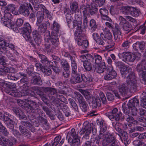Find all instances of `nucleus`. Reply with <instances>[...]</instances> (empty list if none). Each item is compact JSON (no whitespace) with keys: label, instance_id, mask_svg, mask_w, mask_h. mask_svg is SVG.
<instances>
[{"label":"nucleus","instance_id":"obj_1","mask_svg":"<svg viewBox=\"0 0 146 146\" xmlns=\"http://www.w3.org/2000/svg\"><path fill=\"white\" fill-rule=\"evenodd\" d=\"M101 138L102 139V144L103 146H106L108 145L114 139V137L110 133L106 134L100 133L99 135L96 136L95 137L92 138L91 140L95 144L99 146Z\"/></svg>","mask_w":146,"mask_h":146},{"label":"nucleus","instance_id":"obj_2","mask_svg":"<svg viewBox=\"0 0 146 146\" xmlns=\"http://www.w3.org/2000/svg\"><path fill=\"white\" fill-rule=\"evenodd\" d=\"M66 56H68L71 60L72 76H76L74 79V80L71 79L70 80V82L72 84H75L76 83L81 82L83 80L82 78L80 75L77 74V64L75 61V57L67 54Z\"/></svg>","mask_w":146,"mask_h":146},{"label":"nucleus","instance_id":"obj_3","mask_svg":"<svg viewBox=\"0 0 146 146\" xmlns=\"http://www.w3.org/2000/svg\"><path fill=\"white\" fill-rule=\"evenodd\" d=\"M139 104V100L137 98H134L129 101L127 107L125 108L124 106H122L123 110L126 114H128L130 112L131 115H136L137 113V111L136 107L138 106Z\"/></svg>","mask_w":146,"mask_h":146},{"label":"nucleus","instance_id":"obj_4","mask_svg":"<svg viewBox=\"0 0 146 146\" xmlns=\"http://www.w3.org/2000/svg\"><path fill=\"white\" fill-rule=\"evenodd\" d=\"M37 21L36 25L38 27V30L40 32H44L47 29V26L50 25V23L48 21H46L44 23L40 24L44 19V14L42 12L39 11L36 14Z\"/></svg>","mask_w":146,"mask_h":146},{"label":"nucleus","instance_id":"obj_5","mask_svg":"<svg viewBox=\"0 0 146 146\" xmlns=\"http://www.w3.org/2000/svg\"><path fill=\"white\" fill-rule=\"evenodd\" d=\"M136 70L138 72L139 75L141 80L146 83V59L143 60L137 64Z\"/></svg>","mask_w":146,"mask_h":146},{"label":"nucleus","instance_id":"obj_6","mask_svg":"<svg viewBox=\"0 0 146 146\" xmlns=\"http://www.w3.org/2000/svg\"><path fill=\"white\" fill-rule=\"evenodd\" d=\"M113 23L112 20L110 22H106V25L108 28L112 29V31L113 32L114 39L119 41L121 38V30L119 27L118 25L115 24V28H113Z\"/></svg>","mask_w":146,"mask_h":146},{"label":"nucleus","instance_id":"obj_7","mask_svg":"<svg viewBox=\"0 0 146 146\" xmlns=\"http://www.w3.org/2000/svg\"><path fill=\"white\" fill-rule=\"evenodd\" d=\"M18 3L20 5L18 10L20 14L24 16H28L29 14V8L33 11V8L30 3H23L19 0Z\"/></svg>","mask_w":146,"mask_h":146},{"label":"nucleus","instance_id":"obj_8","mask_svg":"<svg viewBox=\"0 0 146 146\" xmlns=\"http://www.w3.org/2000/svg\"><path fill=\"white\" fill-rule=\"evenodd\" d=\"M16 85L15 84L12 83L9 84L8 89L6 90V92L9 95L17 97H20L24 96V94L22 93L23 91H19L18 90H15Z\"/></svg>","mask_w":146,"mask_h":146},{"label":"nucleus","instance_id":"obj_9","mask_svg":"<svg viewBox=\"0 0 146 146\" xmlns=\"http://www.w3.org/2000/svg\"><path fill=\"white\" fill-rule=\"evenodd\" d=\"M118 111L117 108L113 109L112 111L110 112L106 113L105 115L111 120L115 119L116 121H118L120 119L121 120L124 119V117L122 116V114L121 112L116 114Z\"/></svg>","mask_w":146,"mask_h":146},{"label":"nucleus","instance_id":"obj_10","mask_svg":"<svg viewBox=\"0 0 146 146\" xmlns=\"http://www.w3.org/2000/svg\"><path fill=\"white\" fill-rule=\"evenodd\" d=\"M126 82L131 89L135 90L137 86L135 76L134 73H132L129 74L127 77Z\"/></svg>","mask_w":146,"mask_h":146},{"label":"nucleus","instance_id":"obj_11","mask_svg":"<svg viewBox=\"0 0 146 146\" xmlns=\"http://www.w3.org/2000/svg\"><path fill=\"white\" fill-rule=\"evenodd\" d=\"M23 36L26 40H29L30 38V34L32 31L31 27L29 23L26 22L22 28Z\"/></svg>","mask_w":146,"mask_h":146},{"label":"nucleus","instance_id":"obj_12","mask_svg":"<svg viewBox=\"0 0 146 146\" xmlns=\"http://www.w3.org/2000/svg\"><path fill=\"white\" fill-rule=\"evenodd\" d=\"M38 90L46 93L51 99L54 100V96L56 94V91L55 88L51 87H42L39 88Z\"/></svg>","mask_w":146,"mask_h":146},{"label":"nucleus","instance_id":"obj_13","mask_svg":"<svg viewBox=\"0 0 146 146\" xmlns=\"http://www.w3.org/2000/svg\"><path fill=\"white\" fill-rule=\"evenodd\" d=\"M75 17V20L73 21L72 23V25L73 28H75L76 29L75 33L78 34V32H80L81 30V27L82 21L80 20L81 18L80 15H78L76 13Z\"/></svg>","mask_w":146,"mask_h":146},{"label":"nucleus","instance_id":"obj_14","mask_svg":"<svg viewBox=\"0 0 146 146\" xmlns=\"http://www.w3.org/2000/svg\"><path fill=\"white\" fill-rule=\"evenodd\" d=\"M70 134L71 137H72L73 138V139H70L68 140V141L70 145L72 146V144L76 143L78 145L80 141V139L79 138L78 135V131L76 132L74 129L72 128L70 131Z\"/></svg>","mask_w":146,"mask_h":146},{"label":"nucleus","instance_id":"obj_15","mask_svg":"<svg viewBox=\"0 0 146 146\" xmlns=\"http://www.w3.org/2000/svg\"><path fill=\"white\" fill-rule=\"evenodd\" d=\"M76 97L80 104V106L82 111L86 112L87 111L88 105L85 101L81 95L79 93H77Z\"/></svg>","mask_w":146,"mask_h":146},{"label":"nucleus","instance_id":"obj_16","mask_svg":"<svg viewBox=\"0 0 146 146\" xmlns=\"http://www.w3.org/2000/svg\"><path fill=\"white\" fill-rule=\"evenodd\" d=\"M117 76V74L113 69L112 66H110L107 70V73L104 76V78L106 80H110L115 78Z\"/></svg>","mask_w":146,"mask_h":146},{"label":"nucleus","instance_id":"obj_17","mask_svg":"<svg viewBox=\"0 0 146 146\" xmlns=\"http://www.w3.org/2000/svg\"><path fill=\"white\" fill-rule=\"evenodd\" d=\"M33 38L34 40H31V38L29 41L31 44V45L34 47H35V44L37 45H39L41 43V40L40 37V36L37 33L36 31H34L33 32Z\"/></svg>","mask_w":146,"mask_h":146},{"label":"nucleus","instance_id":"obj_18","mask_svg":"<svg viewBox=\"0 0 146 146\" xmlns=\"http://www.w3.org/2000/svg\"><path fill=\"white\" fill-rule=\"evenodd\" d=\"M91 130V127L89 124L86 125H84L82 128L80 132V134L81 135H82L85 134V135L83 136L84 138L86 139L89 138V135L90 133Z\"/></svg>","mask_w":146,"mask_h":146},{"label":"nucleus","instance_id":"obj_19","mask_svg":"<svg viewBox=\"0 0 146 146\" xmlns=\"http://www.w3.org/2000/svg\"><path fill=\"white\" fill-rule=\"evenodd\" d=\"M87 58L92 63L97 65L101 63L102 60L101 56L98 54L95 55L94 56L91 55H88L87 56Z\"/></svg>","mask_w":146,"mask_h":146},{"label":"nucleus","instance_id":"obj_20","mask_svg":"<svg viewBox=\"0 0 146 146\" xmlns=\"http://www.w3.org/2000/svg\"><path fill=\"white\" fill-rule=\"evenodd\" d=\"M97 121L98 124L99 123V125H100V133L102 134L110 133H105L107 129V125L103 120H97Z\"/></svg>","mask_w":146,"mask_h":146},{"label":"nucleus","instance_id":"obj_21","mask_svg":"<svg viewBox=\"0 0 146 146\" xmlns=\"http://www.w3.org/2000/svg\"><path fill=\"white\" fill-rule=\"evenodd\" d=\"M28 103L30 104L29 106V111L33 113H37L39 107L36 102L31 100H29Z\"/></svg>","mask_w":146,"mask_h":146},{"label":"nucleus","instance_id":"obj_22","mask_svg":"<svg viewBox=\"0 0 146 146\" xmlns=\"http://www.w3.org/2000/svg\"><path fill=\"white\" fill-rule=\"evenodd\" d=\"M100 36L104 40H108L111 41L112 39V35L109 30L105 31L104 34L103 33H101Z\"/></svg>","mask_w":146,"mask_h":146},{"label":"nucleus","instance_id":"obj_23","mask_svg":"<svg viewBox=\"0 0 146 146\" xmlns=\"http://www.w3.org/2000/svg\"><path fill=\"white\" fill-rule=\"evenodd\" d=\"M57 34L54 32H52L50 37L51 42L55 47H57L59 44V39Z\"/></svg>","mask_w":146,"mask_h":146},{"label":"nucleus","instance_id":"obj_24","mask_svg":"<svg viewBox=\"0 0 146 146\" xmlns=\"http://www.w3.org/2000/svg\"><path fill=\"white\" fill-rule=\"evenodd\" d=\"M128 87L125 84H120L118 87V90L119 92L122 95H125L128 92Z\"/></svg>","mask_w":146,"mask_h":146},{"label":"nucleus","instance_id":"obj_25","mask_svg":"<svg viewBox=\"0 0 146 146\" xmlns=\"http://www.w3.org/2000/svg\"><path fill=\"white\" fill-rule=\"evenodd\" d=\"M145 45L144 42H137L133 45L134 49L137 50L139 48L141 50H144Z\"/></svg>","mask_w":146,"mask_h":146},{"label":"nucleus","instance_id":"obj_26","mask_svg":"<svg viewBox=\"0 0 146 146\" xmlns=\"http://www.w3.org/2000/svg\"><path fill=\"white\" fill-rule=\"evenodd\" d=\"M129 67L126 65L124 64L120 68V72L123 77L125 78L129 71Z\"/></svg>","mask_w":146,"mask_h":146},{"label":"nucleus","instance_id":"obj_27","mask_svg":"<svg viewBox=\"0 0 146 146\" xmlns=\"http://www.w3.org/2000/svg\"><path fill=\"white\" fill-rule=\"evenodd\" d=\"M81 30L80 32H78V34H76V35L77 36V38H76V40L77 42L78 45H81V42L84 40V39L86 38V36L85 34L82 33Z\"/></svg>","mask_w":146,"mask_h":146},{"label":"nucleus","instance_id":"obj_28","mask_svg":"<svg viewBox=\"0 0 146 146\" xmlns=\"http://www.w3.org/2000/svg\"><path fill=\"white\" fill-rule=\"evenodd\" d=\"M5 11L11 12L12 13L15 15L17 14L18 13L16 11V6L13 4H10L6 6L5 8Z\"/></svg>","mask_w":146,"mask_h":146},{"label":"nucleus","instance_id":"obj_29","mask_svg":"<svg viewBox=\"0 0 146 146\" xmlns=\"http://www.w3.org/2000/svg\"><path fill=\"white\" fill-rule=\"evenodd\" d=\"M31 82L34 85H41L42 84V81L39 75H36L33 76L31 79Z\"/></svg>","mask_w":146,"mask_h":146},{"label":"nucleus","instance_id":"obj_30","mask_svg":"<svg viewBox=\"0 0 146 146\" xmlns=\"http://www.w3.org/2000/svg\"><path fill=\"white\" fill-rule=\"evenodd\" d=\"M38 7L39 8L41 9V11H42V12L45 14L48 19L50 20L52 19V17L50 14V12L42 4H40L38 5Z\"/></svg>","mask_w":146,"mask_h":146},{"label":"nucleus","instance_id":"obj_31","mask_svg":"<svg viewBox=\"0 0 146 146\" xmlns=\"http://www.w3.org/2000/svg\"><path fill=\"white\" fill-rule=\"evenodd\" d=\"M4 123L7 127L10 129H13L14 127L15 122L10 118H7L4 121Z\"/></svg>","mask_w":146,"mask_h":146},{"label":"nucleus","instance_id":"obj_32","mask_svg":"<svg viewBox=\"0 0 146 146\" xmlns=\"http://www.w3.org/2000/svg\"><path fill=\"white\" fill-rule=\"evenodd\" d=\"M59 107L60 109L63 111L66 116L68 117L69 116L70 113L69 112V109L66 105L62 103H61L60 104Z\"/></svg>","mask_w":146,"mask_h":146},{"label":"nucleus","instance_id":"obj_33","mask_svg":"<svg viewBox=\"0 0 146 146\" xmlns=\"http://www.w3.org/2000/svg\"><path fill=\"white\" fill-rule=\"evenodd\" d=\"M90 6L87 7L84 5H82L80 7V13H83L84 16L88 15L89 14Z\"/></svg>","mask_w":146,"mask_h":146},{"label":"nucleus","instance_id":"obj_34","mask_svg":"<svg viewBox=\"0 0 146 146\" xmlns=\"http://www.w3.org/2000/svg\"><path fill=\"white\" fill-rule=\"evenodd\" d=\"M92 105L94 108H96L97 107H99L101 105V102L99 98L96 97L92 98Z\"/></svg>","mask_w":146,"mask_h":146},{"label":"nucleus","instance_id":"obj_35","mask_svg":"<svg viewBox=\"0 0 146 146\" xmlns=\"http://www.w3.org/2000/svg\"><path fill=\"white\" fill-rule=\"evenodd\" d=\"M98 65L96 71L98 73H102L106 70V66L104 62H102Z\"/></svg>","mask_w":146,"mask_h":146},{"label":"nucleus","instance_id":"obj_36","mask_svg":"<svg viewBox=\"0 0 146 146\" xmlns=\"http://www.w3.org/2000/svg\"><path fill=\"white\" fill-rule=\"evenodd\" d=\"M13 111L15 113L16 115L19 116L20 118L23 119L26 118V116L23 114V112L21 110L16 107H14L13 108Z\"/></svg>","mask_w":146,"mask_h":146},{"label":"nucleus","instance_id":"obj_37","mask_svg":"<svg viewBox=\"0 0 146 146\" xmlns=\"http://www.w3.org/2000/svg\"><path fill=\"white\" fill-rule=\"evenodd\" d=\"M125 58L126 61L133 62L136 58V56L134 54H127L125 55Z\"/></svg>","mask_w":146,"mask_h":146},{"label":"nucleus","instance_id":"obj_38","mask_svg":"<svg viewBox=\"0 0 146 146\" xmlns=\"http://www.w3.org/2000/svg\"><path fill=\"white\" fill-rule=\"evenodd\" d=\"M19 129L21 132L23 133V135L29 138L31 137V134L29 131L26 129L23 125H20Z\"/></svg>","mask_w":146,"mask_h":146},{"label":"nucleus","instance_id":"obj_39","mask_svg":"<svg viewBox=\"0 0 146 146\" xmlns=\"http://www.w3.org/2000/svg\"><path fill=\"white\" fill-rule=\"evenodd\" d=\"M60 63L62 68L65 70H69L70 69V66L69 63L65 60H60Z\"/></svg>","mask_w":146,"mask_h":146},{"label":"nucleus","instance_id":"obj_40","mask_svg":"<svg viewBox=\"0 0 146 146\" xmlns=\"http://www.w3.org/2000/svg\"><path fill=\"white\" fill-rule=\"evenodd\" d=\"M93 64L91 62L89 61H86L84 62L83 66L85 69L87 71H90L92 68V65Z\"/></svg>","mask_w":146,"mask_h":146},{"label":"nucleus","instance_id":"obj_41","mask_svg":"<svg viewBox=\"0 0 146 146\" xmlns=\"http://www.w3.org/2000/svg\"><path fill=\"white\" fill-rule=\"evenodd\" d=\"M123 29L127 32V33L129 32L132 29V26L131 24L128 22L122 26Z\"/></svg>","mask_w":146,"mask_h":146},{"label":"nucleus","instance_id":"obj_42","mask_svg":"<svg viewBox=\"0 0 146 146\" xmlns=\"http://www.w3.org/2000/svg\"><path fill=\"white\" fill-rule=\"evenodd\" d=\"M1 23L4 25L8 28L11 27V20L10 19H1Z\"/></svg>","mask_w":146,"mask_h":146},{"label":"nucleus","instance_id":"obj_43","mask_svg":"<svg viewBox=\"0 0 146 146\" xmlns=\"http://www.w3.org/2000/svg\"><path fill=\"white\" fill-rule=\"evenodd\" d=\"M60 29V26L59 24L55 21H54L53 24V26L52 28V30L55 31L56 33H59Z\"/></svg>","mask_w":146,"mask_h":146},{"label":"nucleus","instance_id":"obj_44","mask_svg":"<svg viewBox=\"0 0 146 146\" xmlns=\"http://www.w3.org/2000/svg\"><path fill=\"white\" fill-rule=\"evenodd\" d=\"M91 6V8L90 7L89 13L91 15H93L97 13L98 9L97 8L96 6L94 4H92Z\"/></svg>","mask_w":146,"mask_h":146},{"label":"nucleus","instance_id":"obj_45","mask_svg":"<svg viewBox=\"0 0 146 146\" xmlns=\"http://www.w3.org/2000/svg\"><path fill=\"white\" fill-rule=\"evenodd\" d=\"M39 120L41 119L42 121L44 122V126L45 128V129L47 130L50 129V127L49 124L48 123H47V121L46 119H45L42 116H39Z\"/></svg>","mask_w":146,"mask_h":146},{"label":"nucleus","instance_id":"obj_46","mask_svg":"<svg viewBox=\"0 0 146 146\" xmlns=\"http://www.w3.org/2000/svg\"><path fill=\"white\" fill-rule=\"evenodd\" d=\"M120 132L121 133V135L118 134V135L119 136L121 141H123L122 138L124 141H126L128 138V135L127 133L121 130Z\"/></svg>","mask_w":146,"mask_h":146},{"label":"nucleus","instance_id":"obj_47","mask_svg":"<svg viewBox=\"0 0 146 146\" xmlns=\"http://www.w3.org/2000/svg\"><path fill=\"white\" fill-rule=\"evenodd\" d=\"M81 93L84 96L86 100H89L92 99V95L90 94V92L86 90H82L81 91Z\"/></svg>","mask_w":146,"mask_h":146},{"label":"nucleus","instance_id":"obj_48","mask_svg":"<svg viewBox=\"0 0 146 146\" xmlns=\"http://www.w3.org/2000/svg\"><path fill=\"white\" fill-rule=\"evenodd\" d=\"M90 25L91 30L93 31H95L97 29V25L96 24V21L93 19H92L90 21Z\"/></svg>","mask_w":146,"mask_h":146},{"label":"nucleus","instance_id":"obj_49","mask_svg":"<svg viewBox=\"0 0 146 146\" xmlns=\"http://www.w3.org/2000/svg\"><path fill=\"white\" fill-rule=\"evenodd\" d=\"M130 44V41L126 40L124 41L121 44L122 48L124 50L127 49L129 48Z\"/></svg>","mask_w":146,"mask_h":146},{"label":"nucleus","instance_id":"obj_50","mask_svg":"<svg viewBox=\"0 0 146 146\" xmlns=\"http://www.w3.org/2000/svg\"><path fill=\"white\" fill-rule=\"evenodd\" d=\"M47 29L44 31L40 32V31H38V32L41 33H44V36L45 37V39H46L47 41H48L50 39V32L49 31L46 30Z\"/></svg>","mask_w":146,"mask_h":146},{"label":"nucleus","instance_id":"obj_51","mask_svg":"<svg viewBox=\"0 0 146 146\" xmlns=\"http://www.w3.org/2000/svg\"><path fill=\"white\" fill-rule=\"evenodd\" d=\"M139 11L134 8H131V14L132 16L135 17H137L139 15Z\"/></svg>","mask_w":146,"mask_h":146},{"label":"nucleus","instance_id":"obj_52","mask_svg":"<svg viewBox=\"0 0 146 146\" xmlns=\"http://www.w3.org/2000/svg\"><path fill=\"white\" fill-rule=\"evenodd\" d=\"M42 71L45 75L47 76L50 75L52 74L51 70L48 68L44 67L42 69Z\"/></svg>","mask_w":146,"mask_h":146},{"label":"nucleus","instance_id":"obj_53","mask_svg":"<svg viewBox=\"0 0 146 146\" xmlns=\"http://www.w3.org/2000/svg\"><path fill=\"white\" fill-rule=\"evenodd\" d=\"M39 56L41 59V62L45 64H48V60L45 56L41 54H39Z\"/></svg>","mask_w":146,"mask_h":146},{"label":"nucleus","instance_id":"obj_54","mask_svg":"<svg viewBox=\"0 0 146 146\" xmlns=\"http://www.w3.org/2000/svg\"><path fill=\"white\" fill-rule=\"evenodd\" d=\"M7 11H5V13L4 15V17L1 19H10L12 18V15L10 13V12H7Z\"/></svg>","mask_w":146,"mask_h":146},{"label":"nucleus","instance_id":"obj_55","mask_svg":"<svg viewBox=\"0 0 146 146\" xmlns=\"http://www.w3.org/2000/svg\"><path fill=\"white\" fill-rule=\"evenodd\" d=\"M21 123L25 127H27L29 129L32 126V124L29 122L21 121Z\"/></svg>","mask_w":146,"mask_h":146},{"label":"nucleus","instance_id":"obj_56","mask_svg":"<svg viewBox=\"0 0 146 146\" xmlns=\"http://www.w3.org/2000/svg\"><path fill=\"white\" fill-rule=\"evenodd\" d=\"M70 8L72 12H75L78 8V4L76 2H73L70 5Z\"/></svg>","mask_w":146,"mask_h":146},{"label":"nucleus","instance_id":"obj_57","mask_svg":"<svg viewBox=\"0 0 146 146\" xmlns=\"http://www.w3.org/2000/svg\"><path fill=\"white\" fill-rule=\"evenodd\" d=\"M100 96L101 98L102 103L103 104H106V99L105 95L102 92H100Z\"/></svg>","mask_w":146,"mask_h":146},{"label":"nucleus","instance_id":"obj_58","mask_svg":"<svg viewBox=\"0 0 146 146\" xmlns=\"http://www.w3.org/2000/svg\"><path fill=\"white\" fill-rule=\"evenodd\" d=\"M3 140L0 137V145L3 146H6L8 143V140L5 138H2Z\"/></svg>","mask_w":146,"mask_h":146},{"label":"nucleus","instance_id":"obj_59","mask_svg":"<svg viewBox=\"0 0 146 146\" xmlns=\"http://www.w3.org/2000/svg\"><path fill=\"white\" fill-rule=\"evenodd\" d=\"M122 125L120 123H116L114 127L116 130L118 131H121Z\"/></svg>","mask_w":146,"mask_h":146},{"label":"nucleus","instance_id":"obj_60","mask_svg":"<svg viewBox=\"0 0 146 146\" xmlns=\"http://www.w3.org/2000/svg\"><path fill=\"white\" fill-rule=\"evenodd\" d=\"M104 40L101 37L98 38L96 40L97 43L99 45L103 46L105 44Z\"/></svg>","mask_w":146,"mask_h":146},{"label":"nucleus","instance_id":"obj_61","mask_svg":"<svg viewBox=\"0 0 146 146\" xmlns=\"http://www.w3.org/2000/svg\"><path fill=\"white\" fill-rule=\"evenodd\" d=\"M100 12L101 15V17L103 16L108 15V11L105 8H101L100 9Z\"/></svg>","mask_w":146,"mask_h":146},{"label":"nucleus","instance_id":"obj_62","mask_svg":"<svg viewBox=\"0 0 146 146\" xmlns=\"http://www.w3.org/2000/svg\"><path fill=\"white\" fill-rule=\"evenodd\" d=\"M6 55L8 58L12 61H16V60L15 57L12 54L9 52H6Z\"/></svg>","mask_w":146,"mask_h":146},{"label":"nucleus","instance_id":"obj_63","mask_svg":"<svg viewBox=\"0 0 146 146\" xmlns=\"http://www.w3.org/2000/svg\"><path fill=\"white\" fill-rule=\"evenodd\" d=\"M118 19L120 22L119 25L121 26L127 23V22H128L125 19L123 18L122 16H119Z\"/></svg>","mask_w":146,"mask_h":146},{"label":"nucleus","instance_id":"obj_64","mask_svg":"<svg viewBox=\"0 0 146 146\" xmlns=\"http://www.w3.org/2000/svg\"><path fill=\"white\" fill-rule=\"evenodd\" d=\"M81 45H78L79 46H81L83 47L86 48L88 46L89 43L88 40H85L81 42Z\"/></svg>","mask_w":146,"mask_h":146}]
</instances>
